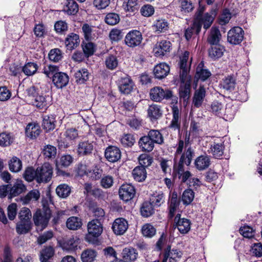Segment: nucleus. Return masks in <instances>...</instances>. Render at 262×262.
I'll list each match as a JSON object with an SVG mask.
<instances>
[{
	"mask_svg": "<svg viewBox=\"0 0 262 262\" xmlns=\"http://www.w3.org/2000/svg\"><path fill=\"white\" fill-rule=\"evenodd\" d=\"M189 52L185 51L181 57V98H183L185 106L188 103L190 96L191 78L189 74L192 57L189 60Z\"/></svg>",
	"mask_w": 262,
	"mask_h": 262,
	"instance_id": "obj_1",
	"label": "nucleus"
},
{
	"mask_svg": "<svg viewBox=\"0 0 262 262\" xmlns=\"http://www.w3.org/2000/svg\"><path fill=\"white\" fill-rule=\"evenodd\" d=\"M51 211L49 208H43L42 210L38 209L33 215V220L37 230L40 231L45 229L51 218Z\"/></svg>",
	"mask_w": 262,
	"mask_h": 262,
	"instance_id": "obj_2",
	"label": "nucleus"
},
{
	"mask_svg": "<svg viewBox=\"0 0 262 262\" xmlns=\"http://www.w3.org/2000/svg\"><path fill=\"white\" fill-rule=\"evenodd\" d=\"M88 233L85 235V239L88 242H92V237L96 238L102 233V224L98 220H93L89 222L87 226Z\"/></svg>",
	"mask_w": 262,
	"mask_h": 262,
	"instance_id": "obj_3",
	"label": "nucleus"
},
{
	"mask_svg": "<svg viewBox=\"0 0 262 262\" xmlns=\"http://www.w3.org/2000/svg\"><path fill=\"white\" fill-rule=\"evenodd\" d=\"M53 168L49 163H45L36 169L37 182L38 183L49 182L52 176Z\"/></svg>",
	"mask_w": 262,
	"mask_h": 262,
	"instance_id": "obj_4",
	"label": "nucleus"
},
{
	"mask_svg": "<svg viewBox=\"0 0 262 262\" xmlns=\"http://www.w3.org/2000/svg\"><path fill=\"white\" fill-rule=\"evenodd\" d=\"M171 100V104L172 106V119L171 121V123L169 127L172 129L176 130H178L179 135L180 134V123L179 122V108L176 105L178 103V97L176 96L173 95L171 92V97L170 98Z\"/></svg>",
	"mask_w": 262,
	"mask_h": 262,
	"instance_id": "obj_5",
	"label": "nucleus"
},
{
	"mask_svg": "<svg viewBox=\"0 0 262 262\" xmlns=\"http://www.w3.org/2000/svg\"><path fill=\"white\" fill-rule=\"evenodd\" d=\"M150 99L156 102H161L164 99H169L171 97V91L168 89L164 90L160 86H155L150 91Z\"/></svg>",
	"mask_w": 262,
	"mask_h": 262,
	"instance_id": "obj_6",
	"label": "nucleus"
},
{
	"mask_svg": "<svg viewBox=\"0 0 262 262\" xmlns=\"http://www.w3.org/2000/svg\"><path fill=\"white\" fill-rule=\"evenodd\" d=\"M204 11V8H200L195 13V21L198 24H201V27L203 25V28L207 30L212 24L214 20V17L206 13L203 14Z\"/></svg>",
	"mask_w": 262,
	"mask_h": 262,
	"instance_id": "obj_7",
	"label": "nucleus"
},
{
	"mask_svg": "<svg viewBox=\"0 0 262 262\" xmlns=\"http://www.w3.org/2000/svg\"><path fill=\"white\" fill-rule=\"evenodd\" d=\"M244 31L242 28L234 27L228 32L227 40L232 45H239L244 39Z\"/></svg>",
	"mask_w": 262,
	"mask_h": 262,
	"instance_id": "obj_8",
	"label": "nucleus"
},
{
	"mask_svg": "<svg viewBox=\"0 0 262 262\" xmlns=\"http://www.w3.org/2000/svg\"><path fill=\"white\" fill-rule=\"evenodd\" d=\"M142 39L141 33L139 31L133 30L127 33L125 37L124 41L128 47L134 48L139 46Z\"/></svg>",
	"mask_w": 262,
	"mask_h": 262,
	"instance_id": "obj_9",
	"label": "nucleus"
},
{
	"mask_svg": "<svg viewBox=\"0 0 262 262\" xmlns=\"http://www.w3.org/2000/svg\"><path fill=\"white\" fill-rule=\"evenodd\" d=\"M128 228V222L123 217L115 219L112 227L113 232L117 235H121L124 234Z\"/></svg>",
	"mask_w": 262,
	"mask_h": 262,
	"instance_id": "obj_10",
	"label": "nucleus"
},
{
	"mask_svg": "<svg viewBox=\"0 0 262 262\" xmlns=\"http://www.w3.org/2000/svg\"><path fill=\"white\" fill-rule=\"evenodd\" d=\"M171 49V43L169 41L162 40L158 41L155 45L153 52L156 57H161L169 52Z\"/></svg>",
	"mask_w": 262,
	"mask_h": 262,
	"instance_id": "obj_11",
	"label": "nucleus"
},
{
	"mask_svg": "<svg viewBox=\"0 0 262 262\" xmlns=\"http://www.w3.org/2000/svg\"><path fill=\"white\" fill-rule=\"evenodd\" d=\"M135 192L134 187L130 184H123L119 190L120 199L126 202L132 199L135 194Z\"/></svg>",
	"mask_w": 262,
	"mask_h": 262,
	"instance_id": "obj_12",
	"label": "nucleus"
},
{
	"mask_svg": "<svg viewBox=\"0 0 262 262\" xmlns=\"http://www.w3.org/2000/svg\"><path fill=\"white\" fill-rule=\"evenodd\" d=\"M224 142L220 139H217L211 143L208 151L214 158L221 159L224 154Z\"/></svg>",
	"mask_w": 262,
	"mask_h": 262,
	"instance_id": "obj_13",
	"label": "nucleus"
},
{
	"mask_svg": "<svg viewBox=\"0 0 262 262\" xmlns=\"http://www.w3.org/2000/svg\"><path fill=\"white\" fill-rule=\"evenodd\" d=\"M104 156L108 161L114 163L120 159L121 152L117 146H109L105 150Z\"/></svg>",
	"mask_w": 262,
	"mask_h": 262,
	"instance_id": "obj_14",
	"label": "nucleus"
},
{
	"mask_svg": "<svg viewBox=\"0 0 262 262\" xmlns=\"http://www.w3.org/2000/svg\"><path fill=\"white\" fill-rule=\"evenodd\" d=\"M169 199L168 216L169 219H172L179 210L180 199L178 198L176 192H173L170 194Z\"/></svg>",
	"mask_w": 262,
	"mask_h": 262,
	"instance_id": "obj_15",
	"label": "nucleus"
},
{
	"mask_svg": "<svg viewBox=\"0 0 262 262\" xmlns=\"http://www.w3.org/2000/svg\"><path fill=\"white\" fill-rule=\"evenodd\" d=\"M134 83L128 76L122 77L119 81L118 86L120 91L124 94H129L133 90Z\"/></svg>",
	"mask_w": 262,
	"mask_h": 262,
	"instance_id": "obj_16",
	"label": "nucleus"
},
{
	"mask_svg": "<svg viewBox=\"0 0 262 262\" xmlns=\"http://www.w3.org/2000/svg\"><path fill=\"white\" fill-rule=\"evenodd\" d=\"M30 103L40 110H47L50 105L49 97L46 96L38 95Z\"/></svg>",
	"mask_w": 262,
	"mask_h": 262,
	"instance_id": "obj_17",
	"label": "nucleus"
},
{
	"mask_svg": "<svg viewBox=\"0 0 262 262\" xmlns=\"http://www.w3.org/2000/svg\"><path fill=\"white\" fill-rule=\"evenodd\" d=\"M69 81L68 75L63 72H59L53 77L52 81L55 86L58 89H62L66 86Z\"/></svg>",
	"mask_w": 262,
	"mask_h": 262,
	"instance_id": "obj_18",
	"label": "nucleus"
},
{
	"mask_svg": "<svg viewBox=\"0 0 262 262\" xmlns=\"http://www.w3.org/2000/svg\"><path fill=\"white\" fill-rule=\"evenodd\" d=\"M169 67L165 63H160L156 66L154 69V74L156 78L162 79L165 77L169 72Z\"/></svg>",
	"mask_w": 262,
	"mask_h": 262,
	"instance_id": "obj_19",
	"label": "nucleus"
},
{
	"mask_svg": "<svg viewBox=\"0 0 262 262\" xmlns=\"http://www.w3.org/2000/svg\"><path fill=\"white\" fill-rule=\"evenodd\" d=\"M206 95V91L203 86H200L196 90L194 93L192 99V103L196 107H200L204 101Z\"/></svg>",
	"mask_w": 262,
	"mask_h": 262,
	"instance_id": "obj_20",
	"label": "nucleus"
},
{
	"mask_svg": "<svg viewBox=\"0 0 262 262\" xmlns=\"http://www.w3.org/2000/svg\"><path fill=\"white\" fill-rule=\"evenodd\" d=\"M210 157L207 155H201L196 158L194 165L199 170H203L207 169L210 165Z\"/></svg>",
	"mask_w": 262,
	"mask_h": 262,
	"instance_id": "obj_21",
	"label": "nucleus"
},
{
	"mask_svg": "<svg viewBox=\"0 0 262 262\" xmlns=\"http://www.w3.org/2000/svg\"><path fill=\"white\" fill-rule=\"evenodd\" d=\"M26 189V186L23 184V181L20 180H17L13 186L11 187H10L9 198H12L18 195L25 191Z\"/></svg>",
	"mask_w": 262,
	"mask_h": 262,
	"instance_id": "obj_22",
	"label": "nucleus"
},
{
	"mask_svg": "<svg viewBox=\"0 0 262 262\" xmlns=\"http://www.w3.org/2000/svg\"><path fill=\"white\" fill-rule=\"evenodd\" d=\"M236 77L234 75H228L222 79L221 85L223 89L227 91H232L234 90L236 86Z\"/></svg>",
	"mask_w": 262,
	"mask_h": 262,
	"instance_id": "obj_23",
	"label": "nucleus"
},
{
	"mask_svg": "<svg viewBox=\"0 0 262 262\" xmlns=\"http://www.w3.org/2000/svg\"><path fill=\"white\" fill-rule=\"evenodd\" d=\"M39 125L35 123H29L26 128V136L30 139H36L40 133Z\"/></svg>",
	"mask_w": 262,
	"mask_h": 262,
	"instance_id": "obj_24",
	"label": "nucleus"
},
{
	"mask_svg": "<svg viewBox=\"0 0 262 262\" xmlns=\"http://www.w3.org/2000/svg\"><path fill=\"white\" fill-rule=\"evenodd\" d=\"M139 145L142 150L150 152L155 147V143L149 138L147 136L141 137L139 141Z\"/></svg>",
	"mask_w": 262,
	"mask_h": 262,
	"instance_id": "obj_25",
	"label": "nucleus"
},
{
	"mask_svg": "<svg viewBox=\"0 0 262 262\" xmlns=\"http://www.w3.org/2000/svg\"><path fill=\"white\" fill-rule=\"evenodd\" d=\"M221 34L219 29L216 27H212L207 38V41L211 45H219L221 39Z\"/></svg>",
	"mask_w": 262,
	"mask_h": 262,
	"instance_id": "obj_26",
	"label": "nucleus"
},
{
	"mask_svg": "<svg viewBox=\"0 0 262 262\" xmlns=\"http://www.w3.org/2000/svg\"><path fill=\"white\" fill-rule=\"evenodd\" d=\"M152 28L157 33H164L168 30L169 24L164 19H158L154 21Z\"/></svg>",
	"mask_w": 262,
	"mask_h": 262,
	"instance_id": "obj_27",
	"label": "nucleus"
},
{
	"mask_svg": "<svg viewBox=\"0 0 262 262\" xmlns=\"http://www.w3.org/2000/svg\"><path fill=\"white\" fill-rule=\"evenodd\" d=\"M80 42L79 36L75 33L68 35L65 40V44L68 49L72 50L76 48Z\"/></svg>",
	"mask_w": 262,
	"mask_h": 262,
	"instance_id": "obj_28",
	"label": "nucleus"
},
{
	"mask_svg": "<svg viewBox=\"0 0 262 262\" xmlns=\"http://www.w3.org/2000/svg\"><path fill=\"white\" fill-rule=\"evenodd\" d=\"M55 117L53 115H46L43 117L42 126L46 132L53 130L55 127Z\"/></svg>",
	"mask_w": 262,
	"mask_h": 262,
	"instance_id": "obj_29",
	"label": "nucleus"
},
{
	"mask_svg": "<svg viewBox=\"0 0 262 262\" xmlns=\"http://www.w3.org/2000/svg\"><path fill=\"white\" fill-rule=\"evenodd\" d=\"M165 202V197L162 191L156 192L150 197L149 203L154 207H159Z\"/></svg>",
	"mask_w": 262,
	"mask_h": 262,
	"instance_id": "obj_30",
	"label": "nucleus"
},
{
	"mask_svg": "<svg viewBox=\"0 0 262 262\" xmlns=\"http://www.w3.org/2000/svg\"><path fill=\"white\" fill-rule=\"evenodd\" d=\"M93 145L88 141L80 142L78 146L77 152L79 155H86L92 152Z\"/></svg>",
	"mask_w": 262,
	"mask_h": 262,
	"instance_id": "obj_31",
	"label": "nucleus"
},
{
	"mask_svg": "<svg viewBox=\"0 0 262 262\" xmlns=\"http://www.w3.org/2000/svg\"><path fill=\"white\" fill-rule=\"evenodd\" d=\"M224 51L223 46L220 45H214L209 49V56L213 59H216L222 56Z\"/></svg>",
	"mask_w": 262,
	"mask_h": 262,
	"instance_id": "obj_32",
	"label": "nucleus"
},
{
	"mask_svg": "<svg viewBox=\"0 0 262 262\" xmlns=\"http://www.w3.org/2000/svg\"><path fill=\"white\" fill-rule=\"evenodd\" d=\"M211 74L210 71L204 68L203 61H201L196 68V75L202 81H204L207 80Z\"/></svg>",
	"mask_w": 262,
	"mask_h": 262,
	"instance_id": "obj_33",
	"label": "nucleus"
},
{
	"mask_svg": "<svg viewBox=\"0 0 262 262\" xmlns=\"http://www.w3.org/2000/svg\"><path fill=\"white\" fill-rule=\"evenodd\" d=\"M122 255L123 258L127 261H135L138 255L136 250L132 247L123 249Z\"/></svg>",
	"mask_w": 262,
	"mask_h": 262,
	"instance_id": "obj_34",
	"label": "nucleus"
},
{
	"mask_svg": "<svg viewBox=\"0 0 262 262\" xmlns=\"http://www.w3.org/2000/svg\"><path fill=\"white\" fill-rule=\"evenodd\" d=\"M90 73L86 69L82 68L77 71L74 74L76 81L79 83H84L89 78Z\"/></svg>",
	"mask_w": 262,
	"mask_h": 262,
	"instance_id": "obj_35",
	"label": "nucleus"
},
{
	"mask_svg": "<svg viewBox=\"0 0 262 262\" xmlns=\"http://www.w3.org/2000/svg\"><path fill=\"white\" fill-rule=\"evenodd\" d=\"M134 179L138 182H142L146 178V171L144 167L137 166L133 170L132 172Z\"/></svg>",
	"mask_w": 262,
	"mask_h": 262,
	"instance_id": "obj_36",
	"label": "nucleus"
},
{
	"mask_svg": "<svg viewBox=\"0 0 262 262\" xmlns=\"http://www.w3.org/2000/svg\"><path fill=\"white\" fill-rule=\"evenodd\" d=\"M78 5L74 0H67V3L63 11L70 15H75L78 11Z\"/></svg>",
	"mask_w": 262,
	"mask_h": 262,
	"instance_id": "obj_37",
	"label": "nucleus"
},
{
	"mask_svg": "<svg viewBox=\"0 0 262 262\" xmlns=\"http://www.w3.org/2000/svg\"><path fill=\"white\" fill-rule=\"evenodd\" d=\"M97 255V253L95 250L88 249L81 253V259L82 262H93Z\"/></svg>",
	"mask_w": 262,
	"mask_h": 262,
	"instance_id": "obj_38",
	"label": "nucleus"
},
{
	"mask_svg": "<svg viewBox=\"0 0 262 262\" xmlns=\"http://www.w3.org/2000/svg\"><path fill=\"white\" fill-rule=\"evenodd\" d=\"M194 155V151L190 147H188L185 150L184 153L181 155V164H185L188 166L191 163L192 159ZM182 167H181V171Z\"/></svg>",
	"mask_w": 262,
	"mask_h": 262,
	"instance_id": "obj_39",
	"label": "nucleus"
},
{
	"mask_svg": "<svg viewBox=\"0 0 262 262\" xmlns=\"http://www.w3.org/2000/svg\"><path fill=\"white\" fill-rule=\"evenodd\" d=\"M201 30V24L194 21L192 25L187 28L185 31V37L187 40H189L194 33L198 34Z\"/></svg>",
	"mask_w": 262,
	"mask_h": 262,
	"instance_id": "obj_40",
	"label": "nucleus"
},
{
	"mask_svg": "<svg viewBox=\"0 0 262 262\" xmlns=\"http://www.w3.org/2000/svg\"><path fill=\"white\" fill-rule=\"evenodd\" d=\"M147 137L155 143L161 144L163 143L164 139L162 135L158 130H150L148 134Z\"/></svg>",
	"mask_w": 262,
	"mask_h": 262,
	"instance_id": "obj_41",
	"label": "nucleus"
},
{
	"mask_svg": "<svg viewBox=\"0 0 262 262\" xmlns=\"http://www.w3.org/2000/svg\"><path fill=\"white\" fill-rule=\"evenodd\" d=\"M71 187L66 184L59 185L56 189L57 194L62 198L68 197L71 193Z\"/></svg>",
	"mask_w": 262,
	"mask_h": 262,
	"instance_id": "obj_42",
	"label": "nucleus"
},
{
	"mask_svg": "<svg viewBox=\"0 0 262 262\" xmlns=\"http://www.w3.org/2000/svg\"><path fill=\"white\" fill-rule=\"evenodd\" d=\"M194 198V192L191 189H186L181 195V201L187 206L191 203Z\"/></svg>",
	"mask_w": 262,
	"mask_h": 262,
	"instance_id": "obj_43",
	"label": "nucleus"
},
{
	"mask_svg": "<svg viewBox=\"0 0 262 262\" xmlns=\"http://www.w3.org/2000/svg\"><path fill=\"white\" fill-rule=\"evenodd\" d=\"M147 112L148 116L152 120L158 119L162 115V112L159 106L157 105H150Z\"/></svg>",
	"mask_w": 262,
	"mask_h": 262,
	"instance_id": "obj_44",
	"label": "nucleus"
},
{
	"mask_svg": "<svg viewBox=\"0 0 262 262\" xmlns=\"http://www.w3.org/2000/svg\"><path fill=\"white\" fill-rule=\"evenodd\" d=\"M40 197V192L37 189H33L30 191L26 196L21 199L24 204H27L31 201H37Z\"/></svg>",
	"mask_w": 262,
	"mask_h": 262,
	"instance_id": "obj_45",
	"label": "nucleus"
},
{
	"mask_svg": "<svg viewBox=\"0 0 262 262\" xmlns=\"http://www.w3.org/2000/svg\"><path fill=\"white\" fill-rule=\"evenodd\" d=\"M31 226V222L20 221L16 225V232L19 234L27 233L30 231Z\"/></svg>",
	"mask_w": 262,
	"mask_h": 262,
	"instance_id": "obj_46",
	"label": "nucleus"
},
{
	"mask_svg": "<svg viewBox=\"0 0 262 262\" xmlns=\"http://www.w3.org/2000/svg\"><path fill=\"white\" fill-rule=\"evenodd\" d=\"M82 225L81 220L78 217L72 216L67 221V226L71 230H77Z\"/></svg>",
	"mask_w": 262,
	"mask_h": 262,
	"instance_id": "obj_47",
	"label": "nucleus"
},
{
	"mask_svg": "<svg viewBox=\"0 0 262 262\" xmlns=\"http://www.w3.org/2000/svg\"><path fill=\"white\" fill-rule=\"evenodd\" d=\"M38 69V66L34 62H28L25 64L22 69L23 72L27 76L34 75Z\"/></svg>",
	"mask_w": 262,
	"mask_h": 262,
	"instance_id": "obj_48",
	"label": "nucleus"
},
{
	"mask_svg": "<svg viewBox=\"0 0 262 262\" xmlns=\"http://www.w3.org/2000/svg\"><path fill=\"white\" fill-rule=\"evenodd\" d=\"M105 64L108 69L115 70L118 66V60L116 56L110 55L105 59Z\"/></svg>",
	"mask_w": 262,
	"mask_h": 262,
	"instance_id": "obj_49",
	"label": "nucleus"
},
{
	"mask_svg": "<svg viewBox=\"0 0 262 262\" xmlns=\"http://www.w3.org/2000/svg\"><path fill=\"white\" fill-rule=\"evenodd\" d=\"M154 206L149 202L143 203L141 208V215L144 217H149L154 213Z\"/></svg>",
	"mask_w": 262,
	"mask_h": 262,
	"instance_id": "obj_50",
	"label": "nucleus"
},
{
	"mask_svg": "<svg viewBox=\"0 0 262 262\" xmlns=\"http://www.w3.org/2000/svg\"><path fill=\"white\" fill-rule=\"evenodd\" d=\"M123 36V34L122 30L117 28L112 29L108 35L109 38L112 43L119 41L122 39Z\"/></svg>",
	"mask_w": 262,
	"mask_h": 262,
	"instance_id": "obj_51",
	"label": "nucleus"
},
{
	"mask_svg": "<svg viewBox=\"0 0 262 262\" xmlns=\"http://www.w3.org/2000/svg\"><path fill=\"white\" fill-rule=\"evenodd\" d=\"M180 214L177 213L174 219V222L172 224V228L171 229V234L173 237H179L180 234Z\"/></svg>",
	"mask_w": 262,
	"mask_h": 262,
	"instance_id": "obj_52",
	"label": "nucleus"
},
{
	"mask_svg": "<svg viewBox=\"0 0 262 262\" xmlns=\"http://www.w3.org/2000/svg\"><path fill=\"white\" fill-rule=\"evenodd\" d=\"M211 110L212 113L216 115L219 117H223L224 107L222 103L217 101H214L211 104Z\"/></svg>",
	"mask_w": 262,
	"mask_h": 262,
	"instance_id": "obj_53",
	"label": "nucleus"
},
{
	"mask_svg": "<svg viewBox=\"0 0 262 262\" xmlns=\"http://www.w3.org/2000/svg\"><path fill=\"white\" fill-rule=\"evenodd\" d=\"M236 107L230 104L227 105L224 112L223 118L226 120H231L236 112Z\"/></svg>",
	"mask_w": 262,
	"mask_h": 262,
	"instance_id": "obj_54",
	"label": "nucleus"
},
{
	"mask_svg": "<svg viewBox=\"0 0 262 262\" xmlns=\"http://www.w3.org/2000/svg\"><path fill=\"white\" fill-rule=\"evenodd\" d=\"M142 233L143 236L147 237H151L154 236L156 233L155 228L150 224H146L142 227Z\"/></svg>",
	"mask_w": 262,
	"mask_h": 262,
	"instance_id": "obj_55",
	"label": "nucleus"
},
{
	"mask_svg": "<svg viewBox=\"0 0 262 262\" xmlns=\"http://www.w3.org/2000/svg\"><path fill=\"white\" fill-rule=\"evenodd\" d=\"M10 170L14 172L19 171L22 167L21 161L17 157H13L9 162Z\"/></svg>",
	"mask_w": 262,
	"mask_h": 262,
	"instance_id": "obj_56",
	"label": "nucleus"
},
{
	"mask_svg": "<svg viewBox=\"0 0 262 262\" xmlns=\"http://www.w3.org/2000/svg\"><path fill=\"white\" fill-rule=\"evenodd\" d=\"M57 66L54 65H47L43 69V73L48 77H53L59 71Z\"/></svg>",
	"mask_w": 262,
	"mask_h": 262,
	"instance_id": "obj_57",
	"label": "nucleus"
},
{
	"mask_svg": "<svg viewBox=\"0 0 262 262\" xmlns=\"http://www.w3.org/2000/svg\"><path fill=\"white\" fill-rule=\"evenodd\" d=\"M54 249L51 247H46L44 248L40 252V260L41 262H44L48 260L54 255Z\"/></svg>",
	"mask_w": 262,
	"mask_h": 262,
	"instance_id": "obj_58",
	"label": "nucleus"
},
{
	"mask_svg": "<svg viewBox=\"0 0 262 262\" xmlns=\"http://www.w3.org/2000/svg\"><path fill=\"white\" fill-rule=\"evenodd\" d=\"M13 141V138L10 133H2L0 134V145L7 146Z\"/></svg>",
	"mask_w": 262,
	"mask_h": 262,
	"instance_id": "obj_59",
	"label": "nucleus"
},
{
	"mask_svg": "<svg viewBox=\"0 0 262 262\" xmlns=\"http://www.w3.org/2000/svg\"><path fill=\"white\" fill-rule=\"evenodd\" d=\"M138 160L141 166L144 168L150 166L153 161L152 158L145 154H141L138 158Z\"/></svg>",
	"mask_w": 262,
	"mask_h": 262,
	"instance_id": "obj_60",
	"label": "nucleus"
},
{
	"mask_svg": "<svg viewBox=\"0 0 262 262\" xmlns=\"http://www.w3.org/2000/svg\"><path fill=\"white\" fill-rule=\"evenodd\" d=\"M123 7L126 11L134 12L138 9L137 0H124Z\"/></svg>",
	"mask_w": 262,
	"mask_h": 262,
	"instance_id": "obj_61",
	"label": "nucleus"
},
{
	"mask_svg": "<svg viewBox=\"0 0 262 262\" xmlns=\"http://www.w3.org/2000/svg\"><path fill=\"white\" fill-rule=\"evenodd\" d=\"M82 49L85 56L89 57L94 53L96 50V46L91 42L83 43L82 45Z\"/></svg>",
	"mask_w": 262,
	"mask_h": 262,
	"instance_id": "obj_62",
	"label": "nucleus"
},
{
	"mask_svg": "<svg viewBox=\"0 0 262 262\" xmlns=\"http://www.w3.org/2000/svg\"><path fill=\"white\" fill-rule=\"evenodd\" d=\"M119 16L115 13H110L105 17V23L111 26L115 25L119 22Z\"/></svg>",
	"mask_w": 262,
	"mask_h": 262,
	"instance_id": "obj_63",
	"label": "nucleus"
},
{
	"mask_svg": "<svg viewBox=\"0 0 262 262\" xmlns=\"http://www.w3.org/2000/svg\"><path fill=\"white\" fill-rule=\"evenodd\" d=\"M250 252L253 256L260 257L262 256V244L256 243L252 244Z\"/></svg>",
	"mask_w": 262,
	"mask_h": 262,
	"instance_id": "obj_64",
	"label": "nucleus"
}]
</instances>
